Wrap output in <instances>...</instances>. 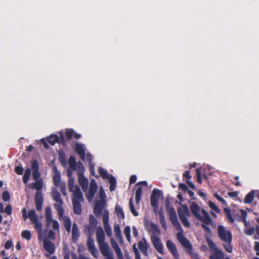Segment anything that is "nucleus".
Instances as JSON below:
<instances>
[{"instance_id": "1", "label": "nucleus", "mask_w": 259, "mask_h": 259, "mask_svg": "<svg viewBox=\"0 0 259 259\" xmlns=\"http://www.w3.org/2000/svg\"><path fill=\"white\" fill-rule=\"evenodd\" d=\"M32 170L33 179L35 183H31L29 187L31 189H35L37 192L35 195V203L37 210H41L43 203V197L41 189L43 187V180L40 178L41 174L39 171V164L37 160L34 159L31 162Z\"/></svg>"}, {"instance_id": "2", "label": "nucleus", "mask_w": 259, "mask_h": 259, "mask_svg": "<svg viewBox=\"0 0 259 259\" xmlns=\"http://www.w3.org/2000/svg\"><path fill=\"white\" fill-rule=\"evenodd\" d=\"M74 179L71 178L68 182L69 190L73 192L72 202L73 205V210H81L80 202L83 201V196L79 187L74 185Z\"/></svg>"}, {"instance_id": "3", "label": "nucleus", "mask_w": 259, "mask_h": 259, "mask_svg": "<svg viewBox=\"0 0 259 259\" xmlns=\"http://www.w3.org/2000/svg\"><path fill=\"white\" fill-rule=\"evenodd\" d=\"M218 233L220 238L223 242V246L225 250L229 253L232 252V235L231 232L227 230L224 226L219 225L218 227Z\"/></svg>"}, {"instance_id": "4", "label": "nucleus", "mask_w": 259, "mask_h": 259, "mask_svg": "<svg viewBox=\"0 0 259 259\" xmlns=\"http://www.w3.org/2000/svg\"><path fill=\"white\" fill-rule=\"evenodd\" d=\"M46 225L47 228H52L48 232V238L52 240L55 238L56 233H59L60 227L58 222L52 219L51 211H46Z\"/></svg>"}, {"instance_id": "5", "label": "nucleus", "mask_w": 259, "mask_h": 259, "mask_svg": "<svg viewBox=\"0 0 259 259\" xmlns=\"http://www.w3.org/2000/svg\"><path fill=\"white\" fill-rule=\"evenodd\" d=\"M23 211L22 216L25 221L28 218L31 223L34 225L35 229L36 231L40 233L42 231L41 220L42 216H38L35 213V211Z\"/></svg>"}, {"instance_id": "6", "label": "nucleus", "mask_w": 259, "mask_h": 259, "mask_svg": "<svg viewBox=\"0 0 259 259\" xmlns=\"http://www.w3.org/2000/svg\"><path fill=\"white\" fill-rule=\"evenodd\" d=\"M164 199L162 191L159 189L154 188L152 191L150 196V204L153 208V210H157L160 208V204Z\"/></svg>"}, {"instance_id": "7", "label": "nucleus", "mask_w": 259, "mask_h": 259, "mask_svg": "<svg viewBox=\"0 0 259 259\" xmlns=\"http://www.w3.org/2000/svg\"><path fill=\"white\" fill-rule=\"evenodd\" d=\"M193 215L197 219L201 221L203 224L201 225L205 231L208 233L211 232L209 227L206 225H209L212 223V221L207 211H192Z\"/></svg>"}, {"instance_id": "8", "label": "nucleus", "mask_w": 259, "mask_h": 259, "mask_svg": "<svg viewBox=\"0 0 259 259\" xmlns=\"http://www.w3.org/2000/svg\"><path fill=\"white\" fill-rule=\"evenodd\" d=\"M177 237L182 246L187 249V252L190 255L192 259H200L197 253L192 251V246L190 242L184 236L182 233H178Z\"/></svg>"}, {"instance_id": "9", "label": "nucleus", "mask_w": 259, "mask_h": 259, "mask_svg": "<svg viewBox=\"0 0 259 259\" xmlns=\"http://www.w3.org/2000/svg\"><path fill=\"white\" fill-rule=\"evenodd\" d=\"M97 241L98 243L100 252L106 250L111 248L109 245L105 241V235L103 229L101 227L97 228L96 232Z\"/></svg>"}, {"instance_id": "10", "label": "nucleus", "mask_w": 259, "mask_h": 259, "mask_svg": "<svg viewBox=\"0 0 259 259\" xmlns=\"http://www.w3.org/2000/svg\"><path fill=\"white\" fill-rule=\"evenodd\" d=\"M207 242L210 250L213 253L209 256V259H224L225 253L219 249L214 242L210 238L207 239Z\"/></svg>"}, {"instance_id": "11", "label": "nucleus", "mask_w": 259, "mask_h": 259, "mask_svg": "<svg viewBox=\"0 0 259 259\" xmlns=\"http://www.w3.org/2000/svg\"><path fill=\"white\" fill-rule=\"evenodd\" d=\"M178 201L167 196L160 204L159 210H175L174 206L178 207Z\"/></svg>"}, {"instance_id": "12", "label": "nucleus", "mask_w": 259, "mask_h": 259, "mask_svg": "<svg viewBox=\"0 0 259 259\" xmlns=\"http://www.w3.org/2000/svg\"><path fill=\"white\" fill-rule=\"evenodd\" d=\"M51 195L56 203L54 204V207L56 210H64L62 207L63 200L61 198V195L58 191L55 188L52 190Z\"/></svg>"}, {"instance_id": "13", "label": "nucleus", "mask_w": 259, "mask_h": 259, "mask_svg": "<svg viewBox=\"0 0 259 259\" xmlns=\"http://www.w3.org/2000/svg\"><path fill=\"white\" fill-rule=\"evenodd\" d=\"M226 216L229 222L231 223H233L235 220L238 221H243L244 223H246V218L247 216L246 211H240L241 215H237L234 217V218H233L232 214L231 213L232 211H226ZM233 212H235L236 211H232Z\"/></svg>"}, {"instance_id": "14", "label": "nucleus", "mask_w": 259, "mask_h": 259, "mask_svg": "<svg viewBox=\"0 0 259 259\" xmlns=\"http://www.w3.org/2000/svg\"><path fill=\"white\" fill-rule=\"evenodd\" d=\"M87 245L89 252L95 258L98 256V251L95 245L94 240L91 236H89L88 238Z\"/></svg>"}, {"instance_id": "15", "label": "nucleus", "mask_w": 259, "mask_h": 259, "mask_svg": "<svg viewBox=\"0 0 259 259\" xmlns=\"http://www.w3.org/2000/svg\"><path fill=\"white\" fill-rule=\"evenodd\" d=\"M142 186L145 187L147 186V182L146 181L139 182L136 185V192H135V201L136 203L138 204L140 202L142 194Z\"/></svg>"}, {"instance_id": "16", "label": "nucleus", "mask_w": 259, "mask_h": 259, "mask_svg": "<svg viewBox=\"0 0 259 259\" xmlns=\"http://www.w3.org/2000/svg\"><path fill=\"white\" fill-rule=\"evenodd\" d=\"M152 244L155 249L160 253H163V245L161 243L159 238L155 235L152 236L151 237Z\"/></svg>"}, {"instance_id": "17", "label": "nucleus", "mask_w": 259, "mask_h": 259, "mask_svg": "<svg viewBox=\"0 0 259 259\" xmlns=\"http://www.w3.org/2000/svg\"><path fill=\"white\" fill-rule=\"evenodd\" d=\"M166 247L175 259H180L179 254L175 244L170 240L166 241Z\"/></svg>"}, {"instance_id": "18", "label": "nucleus", "mask_w": 259, "mask_h": 259, "mask_svg": "<svg viewBox=\"0 0 259 259\" xmlns=\"http://www.w3.org/2000/svg\"><path fill=\"white\" fill-rule=\"evenodd\" d=\"M169 219L172 224L179 231H182L180 224L178 221L177 215L176 211H169Z\"/></svg>"}, {"instance_id": "19", "label": "nucleus", "mask_w": 259, "mask_h": 259, "mask_svg": "<svg viewBox=\"0 0 259 259\" xmlns=\"http://www.w3.org/2000/svg\"><path fill=\"white\" fill-rule=\"evenodd\" d=\"M43 245L44 249L48 252L50 254H53L55 250V247L54 243L48 240L45 239L43 241Z\"/></svg>"}, {"instance_id": "20", "label": "nucleus", "mask_w": 259, "mask_h": 259, "mask_svg": "<svg viewBox=\"0 0 259 259\" xmlns=\"http://www.w3.org/2000/svg\"><path fill=\"white\" fill-rule=\"evenodd\" d=\"M74 150L79 155L80 159L84 161L85 157V153L83 145L80 143H76L75 144Z\"/></svg>"}, {"instance_id": "21", "label": "nucleus", "mask_w": 259, "mask_h": 259, "mask_svg": "<svg viewBox=\"0 0 259 259\" xmlns=\"http://www.w3.org/2000/svg\"><path fill=\"white\" fill-rule=\"evenodd\" d=\"M179 215L183 225L187 227H189L190 224L187 217L189 215V211H178Z\"/></svg>"}, {"instance_id": "22", "label": "nucleus", "mask_w": 259, "mask_h": 259, "mask_svg": "<svg viewBox=\"0 0 259 259\" xmlns=\"http://www.w3.org/2000/svg\"><path fill=\"white\" fill-rule=\"evenodd\" d=\"M106 205V200L99 199L95 201L94 210H105Z\"/></svg>"}, {"instance_id": "23", "label": "nucleus", "mask_w": 259, "mask_h": 259, "mask_svg": "<svg viewBox=\"0 0 259 259\" xmlns=\"http://www.w3.org/2000/svg\"><path fill=\"white\" fill-rule=\"evenodd\" d=\"M80 236V233L76 224L74 223L72 229V239L74 242H76Z\"/></svg>"}, {"instance_id": "24", "label": "nucleus", "mask_w": 259, "mask_h": 259, "mask_svg": "<svg viewBox=\"0 0 259 259\" xmlns=\"http://www.w3.org/2000/svg\"><path fill=\"white\" fill-rule=\"evenodd\" d=\"M255 191L254 190H251L245 197L244 202L246 204H250L253 202L255 197Z\"/></svg>"}, {"instance_id": "25", "label": "nucleus", "mask_w": 259, "mask_h": 259, "mask_svg": "<svg viewBox=\"0 0 259 259\" xmlns=\"http://www.w3.org/2000/svg\"><path fill=\"white\" fill-rule=\"evenodd\" d=\"M111 244L112 247L114 250L117 256L123 255L118 244L114 240L113 237L111 238Z\"/></svg>"}, {"instance_id": "26", "label": "nucleus", "mask_w": 259, "mask_h": 259, "mask_svg": "<svg viewBox=\"0 0 259 259\" xmlns=\"http://www.w3.org/2000/svg\"><path fill=\"white\" fill-rule=\"evenodd\" d=\"M78 183L82 188L83 189L84 188H87L88 185V180L85 178L83 175H80L78 176Z\"/></svg>"}, {"instance_id": "27", "label": "nucleus", "mask_w": 259, "mask_h": 259, "mask_svg": "<svg viewBox=\"0 0 259 259\" xmlns=\"http://www.w3.org/2000/svg\"><path fill=\"white\" fill-rule=\"evenodd\" d=\"M75 168V170H76L78 176L83 175L85 169L83 164L80 161L77 162Z\"/></svg>"}, {"instance_id": "28", "label": "nucleus", "mask_w": 259, "mask_h": 259, "mask_svg": "<svg viewBox=\"0 0 259 259\" xmlns=\"http://www.w3.org/2000/svg\"><path fill=\"white\" fill-rule=\"evenodd\" d=\"M101 253L104 256L105 259H114L113 253L111 248L103 251Z\"/></svg>"}, {"instance_id": "29", "label": "nucleus", "mask_w": 259, "mask_h": 259, "mask_svg": "<svg viewBox=\"0 0 259 259\" xmlns=\"http://www.w3.org/2000/svg\"><path fill=\"white\" fill-rule=\"evenodd\" d=\"M114 231L115 233V236L117 240H120L122 239V236L120 232V226L118 224H115L114 225Z\"/></svg>"}, {"instance_id": "30", "label": "nucleus", "mask_w": 259, "mask_h": 259, "mask_svg": "<svg viewBox=\"0 0 259 259\" xmlns=\"http://www.w3.org/2000/svg\"><path fill=\"white\" fill-rule=\"evenodd\" d=\"M53 181L54 185L56 187H59V186L61 183L60 182V181H61L60 174L58 171H57L54 174V175L53 178Z\"/></svg>"}, {"instance_id": "31", "label": "nucleus", "mask_w": 259, "mask_h": 259, "mask_svg": "<svg viewBox=\"0 0 259 259\" xmlns=\"http://www.w3.org/2000/svg\"><path fill=\"white\" fill-rule=\"evenodd\" d=\"M64 227L68 233H69L71 230V220L70 218L68 217H65L64 218Z\"/></svg>"}, {"instance_id": "32", "label": "nucleus", "mask_w": 259, "mask_h": 259, "mask_svg": "<svg viewBox=\"0 0 259 259\" xmlns=\"http://www.w3.org/2000/svg\"><path fill=\"white\" fill-rule=\"evenodd\" d=\"M109 182L110 183V191H113L115 190L116 180L115 177L110 176L108 179Z\"/></svg>"}, {"instance_id": "33", "label": "nucleus", "mask_w": 259, "mask_h": 259, "mask_svg": "<svg viewBox=\"0 0 259 259\" xmlns=\"http://www.w3.org/2000/svg\"><path fill=\"white\" fill-rule=\"evenodd\" d=\"M138 247L140 251L145 250V249H148L149 247V245H148V243L147 242L145 238H143V241H140L138 242Z\"/></svg>"}, {"instance_id": "34", "label": "nucleus", "mask_w": 259, "mask_h": 259, "mask_svg": "<svg viewBox=\"0 0 259 259\" xmlns=\"http://www.w3.org/2000/svg\"><path fill=\"white\" fill-rule=\"evenodd\" d=\"M31 169L29 168H27L25 169L24 174L23 177V182L24 184H26L30 177Z\"/></svg>"}, {"instance_id": "35", "label": "nucleus", "mask_w": 259, "mask_h": 259, "mask_svg": "<svg viewBox=\"0 0 259 259\" xmlns=\"http://www.w3.org/2000/svg\"><path fill=\"white\" fill-rule=\"evenodd\" d=\"M68 164L69 165L70 168H71L72 170H75V165L77 164L76 162V159L73 156H70L68 159Z\"/></svg>"}, {"instance_id": "36", "label": "nucleus", "mask_w": 259, "mask_h": 259, "mask_svg": "<svg viewBox=\"0 0 259 259\" xmlns=\"http://www.w3.org/2000/svg\"><path fill=\"white\" fill-rule=\"evenodd\" d=\"M97 186L96 184H93L92 183L91 184L90 187L89 191V194L88 195V197H89V196H90L91 198H92L95 194V193L97 191Z\"/></svg>"}, {"instance_id": "37", "label": "nucleus", "mask_w": 259, "mask_h": 259, "mask_svg": "<svg viewBox=\"0 0 259 259\" xmlns=\"http://www.w3.org/2000/svg\"><path fill=\"white\" fill-rule=\"evenodd\" d=\"M58 140V136L57 135L52 134L48 138V142L52 145L57 143Z\"/></svg>"}, {"instance_id": "38", "label": "nucleus", "mask_w": 259, "mask_h": 259, "mask_svg": "<svg viewBox=\"0 0 259 259\" xmlns=\"http://www.w3.org/2000/svg\"><path fill=\"white\" fill-rule=\"evenodd\" d=\"M159 215L160 222V223H161L162 227L165 230H166V229H167L166 224V222L165 221V218H164V215L162 213V211H159Z\"/></svg>"}, {"instance_id": "39", "label": "nucleus", "mask_w": 259, "mask_h": 259, "mask_svg": "<svg viewBox=\"0 0 259 259\" xmlns=\"http://www.w3.org/2000/svg\"><path fill=\"white\" fill-rule=\"evenodd\" d=\"M99 173L103 179H108L110 176H108L107 172L106 170L102 167L99 169Z\"/></svg>"}, {"instance_id": "40", "label": "nucleus", "mask_w": 259, "mask_h": 259, "mask_svg": "<svg viewBox=\"0 0 259 259\" xmlns=\"http://www.w3.org/2000/svg\"><path fill=\"white\" fill-rule=\"evenodd\" d=\"M124 234L127 240V241H131V228L129 226H126L124 229Z\"/></svg>"}, {"instance_id": "41", "label": "nucleus", "mask_w": 259, "mask_h": 259, "mask_svg": "<svg viewBox=\"0 0 259 259\" xmlns=\"http://www.w3.org/2000/svg\"><path fill=\"white\" fill-rule=\"evenodd\" d=\"M151 231L153 234H156L160 233V230L158 226L153 223L151 224Z\"/></svg>"}, {"instance_id": "42", "label": "nucleus", "mask_w": 259, "mask_h": 259, "mask_svg": "<svg viewBox=\"0 0 259 259\" xmlns=\"http://www.w3.org/2000/svg\"><path fill=\"white\" fill-rule=\"evenodd\" d=\"M74 134L72 129H67L65 131V135L68 140H70Z\"/></svg>"}, {"instance_id": "43", "label": "nucleus", "mask_w": 259, "mask_h": 259, "mask_svg": "<svg viewBox=\"0 0 259 259\" xmlns=\"http://www.w3.org/2000/svg\"><path fill=\"white\" fill-rule=\"evenodd\" d=\"M22 237L26 239L27 240H29L31 238V234L30 232L28 230H24L22 232L21 234Z\"/></svg>"}, {"instance_id": "44", "label": "nucleus", "mask_w": 259, "mask_h": 259, "mask_svg": "<svg viewBox=\"0 0 259 259\" xmlns=\"http://www.w3.org/2000/svg\"><path fill=\"white\" fill-rule=\"evenodd\" d=\"M103 223L104 226H109V215L108 213H105L103 217Z\"/></svg>"}, {"instance_id": "45", "label": "nucleus", "mask_w": 259, "mask_h": 259, "mask_svg": "<svg viewBox=\"0 0 259 259\" xmlns=\"http://www.w3.org/2000/svg\"><path fill=\"white\" fill-rule=\"evenodd\" d=\"M196 173L197 175V181L199 184H201L202 180L201 178V171L200 168H197L196 170Z\"/></svg>"}, {"instance_id": "46", "label": "nucleus", "mask_w": 259, "mask_h": 259, "mask_svg": "<svg viewBox=\"0 0 259 259\" xmlns=\"http://www.w3.org/2000/svg\"><path fill=\"white\" fill-rule=\"evenodd\" d=\"M60 187V190L62 194L66 196V184L65 183H61L60 185L59 186Z\"/></svg>"}, {"instance_id": "47", "label": "nucleus", "mask_w": 259, "mask_h": 259, "mask_svg": "<svg viewBox=\"0 0 259 259\" xmlns=\"http://www.w3.org/2000/svg\"><path fill=\"white\" fill-rule=\"evenodd\" d=\"M2 198L5 201H8L10 200V195L7 191H5L3 193Z\"/></svg>"}, {"instance_id": "48", "label": "nucleus", "mask_w": 259, "mask_h": 259, "mask_svg": "<svg viewBox=\"0 0 259 259\" xmlns=\"http://www.w3.org/2000/svg\"><path fill=\"white\" fill-rule=\"evenodd\" d=\"M105 231L108 237H111L112 236V229L110 225L104 226Z\"/></svg>"}, {"instance_id": "49", "label": "nucleus", "mask_w": 259, "mask_h": 259, "mask_svg": "<svg viewBox=\"0 0 259 259\" xmlns=\"http://www.w3.org/2000/svg\"><path fill=\"white\" fill-rule=\"evenodd\" d=\"M15 171L17 174L21 175L23 173L24 169L21 166H17L15 168Z\"/></svg>"}, {"instance_id": "50", "label": "nucleus", "mask_w": 259, "mask_h": 259, "mask_svg": "<svg viewBox=\"0 0 259 259\" xmlns=\"http://www.w3.org/2000/svg\"><path fill=\"white\" fill-rule=\"evenodd\" d=\"M183 177L184 178L186 179L187 181L190 180L192 177L190 175V170H185L183 174Z\"/></svg>"}, {"instance_id": "51", "label": "nucleus", "mask_w": 259, "mask_h": 259, "mask_svg": "<svg viewBox=\"0 0 259 259\" xmlns=\"http://www.w3.org/2000/svg\"><path fill=\"white\" fill-rule=\"evenodd\" d=\"M214 197L217 199L219 201L221 202L224 206L227 205L226 202L225 200L219 194L215 193L214 194Z\"/></svg>"}, {"instance_id": "52", "label": "nucleus", "mask_w": 259, "mask_h": 259, "mask_svg": "<svg viewBox=\"0 0 259 259\" xmlns=\"http://www.w3.org/2000/svg\"><path fill=\"white\" fill-rule=\"evenodd\" d=\"M177 198L179 200V201H178V204L177 205L178 206L177 210H182L179 205L181 204V203L183 201L182 195L181 193H179L177 195Z\"/></svg>"}, {"instance_id": "53", "label": "nucleus", "mask_w": 259, "mask_h": 259, "mask_svg": "<svg viewBox=\"0 0 259 259\" xmlns=\"http://www.w3.org/2000/svg\"><path fill=\"white\" fill-rule=\"evenodd\" d=\"M190 210H200L199 205L195 202H192L190 205Z\"/></svg>"}, {"instance_id": "54", "label": "nucleus", "mask_w": 259, "mask_h": 259, "mask_svg": "<svg viewBox=\"0 0 259 259\" xmlns=\"http://www.w3.org/2000/svg\"><path fill=\"white\" fill-rule=\"evenodd\" d=\"M179 189L183 191L184 192H187L188 191V187L183 183H180L179 185Z\"/></svg>"}, {"instance_id": "55", "label": "nucleus", "mask_w": 259, "mask_h": 259, "mask_svg": "<svg viewBox=\"0 0 259 259\" xmlns=\"http://www.w3.org/2000/svg\"><path fill=\"white\" fill-rule=\"evenodd\" d=\"M208 205L213 210H220L215 204L211 201H209Z\"/></svg>"}, {"instance_id": "56", "label": "nucleus", "mask_w": 259, "mask_h": 259, "mask_svg": "<svg viewBox=\"0 0 259 259\" xmlns=\"http://www.w3.org/2000/svg\"><path fill=\"white\" fill-rule=\"evenodd\" d=\"M137 181V176L135 175H133L131 176L130 178V184H133L135 183Z\"/></svg>"}, {"instance_id": "57", "label": "nucleus", "mask_w": 259, "mask_h": 259, "mask_svg": "<svg viewBox=\"0 0 259 259\" xmlns=\"http://www.w3.org/2000/svg\"><path fill=\"white\" fill-rule=\"evenodd\" d=\"M254 228H249V229H247L245 232V234L248 235H251L254 233Z\"/></svg>"}, {"instance_id": "58", "label": "nucleus", "mask_w": 259, "mask_h": 259, "mask_svg": "<svg viewBox=\"0 0 259 259\" xmlns=\"http://www.w3.org/2000/svg\"><path fill=\"white\" fill-rule=\"evenodd\" d=\"M58 142H57V143L60 144H64L65 143V140L64 137L63 135H61L60 136V137H58Z\"/></svg>"}, {"instance_id": "59", "label": "nucleus", "mask_w": 259, "mask_h": 259, "mask_svg": "<svg viewBox=\"0 0 259 259\" xmlns=\"http://www.w3.org/2000/svg\"><path fill=\"white\" fill-rule=\"evenodd\" d=\"M100 199L106 200V195L105 193L103 191H100L99 194Z\"/></svg>"}, {"instance_id": "60", "label": "nucleus", "mask_w": 259, "mask_h": 259, "mask_svg": "<svg viewBox=\"0 0 259 259\" xmlns=\"http://www.w3.org/2000/svg\"><path fill=\"white\" fill-rule=\"evenodd\" d=\"M12 244L13 243L11 241L8 240L5 244V247L6 249H8L12 246Z\"/></svg>"}, {"instance_id": "61", "label": "nucleus", "mask_w": 259, "mask_h": 259, "mask_svg": "<svg viewBox=\"0 0 259 259\" xmlns=\"http://www.w3.org/2000/svg\"><path fill=\"white\" fill-rule=\"evenodd\" d=\"M87 159L88 161L89 164H92L93 158H92V156L91 154V153H87Z\"/></svg>"}, {"instance_id": "62", "label": "nucleus", "mask_w": 259, "mask_h": 259, "mask_svg": "<svg viewBox=\"0 0 259 259\" xmlns=\"http://www.w3.org/2000/svg\"><path fill=\"white\" fill-rule=\"evenodd\" d=\"M254 250L256 252V254L259 255V242H255Z\"/></svg>"}, {"instance_id": "63", "label": "nucleus", "mask_w": 259, "mask_h": 259, "mask_svg": "<svg viewBox=\"0 0 259 259\" xmlns=\"http://www.w3.org/2000/svg\"><path fill=\"white\" fill-rule=\"evenodd\" d=\"M187 183L191 189L193 190L196 189V187L195 185L192 182L190 181V180L187 181Z\"/></svg>"}, {"instance_id": "64", "label": "nucleus", "mask_w": 259, "mask_h": 259, "mask_svg": "<svg viewBox=\"0 0 259 259\" xmlns=\"http://www.w3.org/2000/svg\"><path fill=\"white\" fill-rule=\"evenodd\" d=\"M40 141H41V144L44 145V146L45 148H46V149L49 148V146L45 139H41Z\"/></svg>"}]
</instances>
